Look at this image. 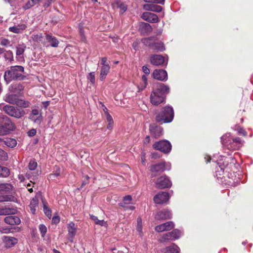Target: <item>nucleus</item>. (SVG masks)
I'll return each instance as SVG.
<instances>
[{"instance_id":"obj_1","label":"nucleus","mask_w":253,"mask_h":253,"mask_svg":"<svg viewBox=\"0 0 253 253\" xmlns=\"http://www.w3.org/2000/svg\"><path fill=\"white\" fill-rule=\"evenodd\" d=\"M169 87L164 84H158L151 93V103L155 106L163 103L165 101L166 94L169 92Z\"/></svg>"},{"instance_id":"obj_2","label":"nucleus","mask_w":253,"mask_h":253,"mask_svg":"<svg viewBox=\"0 0 253 253\" xmlns=\"http://www.w3.org/2000/svg\"><path fill=\"white\" fill-rule=\"evenodd\" d=\"M24 68L22 66H14L4 73V79L7 84L13 80L22 81L26 78Z\"/></svg>"},{"instance_id":"obj_3","label":"nucleus","mask_w":253,"mask_h":253,"mask_svg":"<svg viewBox=\"0 0 253 253\" xmlns=\"http://www.w3.org/2000/svg\"><path fill=\"white\" fill-rule=\"evenodd\" d=\"M141 42L145 46L149 47L154 52H162L166 49L164 42L161 41L158 42L156 36L143 38Z\"/></svg>"},{"instance_id":"obj_4","label":"nucleus","mask_w":253,"mask_h":253,"mask_svg":"<svg viewBox=\"0 0 253 253\" xmlns=\"http://www.w3.org/2000/svg\"><path fill=\"white\" fill-rule=\"evenodd\" d=\"M174 117V111L172 107L165 106L163 108L155 118L156 121L161 124L171 122Z\"/></svg>"},{"instance_id":"obj_5","label":"nucleus","mask_w":253,"mask_h":253,"mask_svg":"<svg viewBox=\"0 0 253 253\" xmlns=\"http://www.w3.org/2000/svg\"><path fill=\"white\" fill-rule=\"evenodd\" d=\"M15 125L10 119L5 115L0 114V128L2 132L0 134L4 135L15 129Z\"/></svg>"},{"instance_id":"obj_6","label":"nucleus","mask_w":253,"mask_h":253,"mask_svg":"<svg viewBox=\"0 0 253 253\" xmlns=\"http://www.w3.org/2000/svg\"><path fill=\"white\" fill-rule=\"evenodd\" d=\"M0 109H2L7 115L16 118H20L25 115V111L18 109L17 107L8 105L3 106L0 105Z\"/></svg>"},{"instance_id":"obj_7","label":"nucleus","mask_w":253,"mask_h":253,"mask_svg":"<svg viewBox=\"0 0 253 253\" xmlns=\"http://www.w3.org/2000/svg\"><path fill=\"white\" fill-rule=\"evenodd\" d=\"M153 148L164 153H168L171 150V145L167 140H161L156 142L153 145Z\"/></svg>"},{"instance_id":"obj_8","label":"nucleus","mask_w":253,"mask_h":253,"mask_svg":"<svg viewBox=\"0 0 253 253\" xmlns=\"http://www.w3.org/2000/svg\"><path fill=\"white\" fill-rule=\"evenodd\" d=\"M172 183L169 178L166 176H162L158 178L156 182V186L159 189H164L171 187Z\"/></svg>"},{"instance_id":"obj_9","label":"nucleus","mask_w":253,"mask_h":253,"mask_svg":"<svg viewBox=\"0 0 253 253\" xmlns=\"http://www.w3.org/2000/svg\"><path fill=\"white\" fill-rule=\"evenodd\" d=\"M181 235V232L178 229H174L171 232L166 233L161 237V242H165L168 240H175L178 239Z\"/></svg>"},{"instance_id":"obj_10","label":"nucleus","mask_w":253,"mask_h":253,"mask_svg":"<svg viewBox=\"0 0 253 253\" xmlns=\"http://www.w3.org/2000/svg\"><path fill=\"white\" fill-rule=\"evenodd\" d=\"M29 119L34 123L40 125L42 121V113L37 109H33L29 117Z\"/></svg>"},{"instance_id":"obj_11","label":"nucleus","mask_w":253,"mask_h":253,"mask_svg":"<svg viewBox=\"0 0 253 253\" xmlns=\"http://www.w3.org/2000/svg\"><path fill=\"white\" fill-rule=\"evenodd\" d=\"M174 227V223L170 221L156 226L155 227V230L157 232H162L165 231H169Z\"/></svg>"},{"instance_id":"obj_12","label":"nucleus","mask_w":253,"mask_h":253,"mask_svg":"<svg viewBox=\"0 0 253 253\" xmlns=\"http://www.w3.org/2000/svg\"><path fill=\"white\" fill-rule=\"evenodd\" d=\"M169 199V195L166 192H161L154 197V201L157 204H164L168 201Z\"/></svg>"},{"instance_id":"obj_13","label":"nucleus","mask_w":253,"mask_h":253,"mask_svg":"<svg viewBox=\"0 0 253 253\" xmlns=\"http://www.w3.org/2000/svg\"><path fill=\"white\" fill-rule=\"evenodd\" d=\"M150 133L155 138H157L162 135L163 128L157 126L156 124H151L149 126Z\"/></svg>"},{"instance_id":"obj_14","label":"nucleus","mask_w":253,"mask_h":253,"mask_svg":"<svg viewBox=\"0 0 253 253\" xmlns=\"http://www.w3.org/2000/svg\"><path fill=\"white\" fill-rule=\"evenodd\" d=\"M172 217V213L168 209H164L157 213L155 218L157 220H166L170 219Z\"/></svg>"},{"instance_id":"obj_15","label":"nucleus","mask_w":253,"mask_h":253,"mask_svg":"<svg viewBox=\"0 0 253 253\" xmlns=\"http://www.w3.org/2000/svg\"><path fill=\"white\" fill-rule=\"evenodd\" d=\"M150 61L154 66H161L164 63L165 58L161 55L152 54L150 56Z\"/></svg>"},{"instance_id":"obj_16","label":"nucleus","mask_w":253,"mask_h":253,"mask_svg":"<svg viewBox=\"0 0 253 253\" xmlns=\"http://www.w3.org/2000/svg\"><path fill=\"white\" fill-rule=\"evenodd\" d=\"M144 20L150 23H157L159 21L158 16L153 13L144 12L141 17Z\"/></svg>"},{"instance_id":"obj_17","label":"nucleus","mask_w":253,"mask_h":253,"mask_svg":"<svg viewBox=\"0 0 253 253\" xmlns=\"http://www.w3.org/2000/svg\"><path fill=\"white\" fill-rule=\"evenodd\" d=\"M153 77L158 80L164 81L168 79L167 72L163 69H156L153 73Z\"/></svg>"},{"instance_id":"obj_18","label":"nucleus","mask_w":253,"mask_h":253,"mask_svg":"<svg viewBox=\"0 0 253 253\" xmlns=\"http://www.w3.org/2000/svg\"><path fill=\"white\" fill-rule=\"evenodd\" d=\"M155 3H149L145 4L143 6V8L146 11H151L155 12H160L162 11V7L154 4Z\"/></svg>"},{"instance_id":"obj_19","label":"nucleus","mask_w":253,"mask_h":253,"mask_svg":"<svg viewBox=\"0 0 253 253\" xmlns=\"http://www.w3.org/2000/svg\"><path fill=\"white\" fill-rule=\"evenodd\" d=\"M4 221L6 224L11 225H19L21 222L20 218L15 215L6 216L4 218Z\"/></svg>"},{"instance_id":"obj_20","label":"nucleus","mask_w":253,"mask_h":253,"mask_svg":"<svg viewBox=\"0 0 253 253\" xmlns=\"http://www.w3.org/2000/svg\"><path fill=\"white\" fill-rule=\"evenodd\" d=\"M3 242L5 248H10L17 244V239L12 237H5Z\"/></svg>"},{"instance_id":"obj_21","label":"nucleus","mask_w":253,"mask_h":253,"mask_svg":"<svg viewBox=\"0 0 253 253\" xmlns=\"http://www.w3.org/2000/svg\"><path fill=\"white\" fill-rule=\"evenodd\" d=\"M68 231L69 235V240L71 242H73V239L76 233V228L75 227V224L73 222H70L68 224Z\"/></svg>"},{"instance_id":"obj_22","label":"nucleus","mask_w":253,"mask_h":253,"mask_svg":"<svg viewBox=\"0 0 253 253\" xmlns=\"http://www.w3.org/2000/svg\"><path fill=\"white\" fill-rule=\"evenodd\" d=\"M27 27V26L24 24H18L17 25L10 27L9 28L10 32L19 34L21 33Z\"/></svg>"},{"instance_id":"obj_23","label":"nucleus","mask_w":253,"mask_h":253,"mask_svg":"<svg viewBox=\"0 0 253 253\" xmlns=\"http://www.w3.org/2000/svg\"><path fill=\"white\" fill-rule=\"evenodd\" d=\"M150 170L152 172H162L165 170V165L164 163H158L151 166Z\"/></svg>"},{"instance_id":"obj_24","label":"nucleus","mask_w":253,"mask_h":253,"mask_svg":"<svg viewBox=\"0 0 253 253\" xmlns=\"http://www.w3.org/2000/svg\"><path fill=\"white\" fill-rule=\"evenodd\" d=\"M9 90L15 93H19L23 90V86L20 84H13L9 87Z\"/></svg>"},{"instance_id":"obj_25","label":"nucleus","mask_w":253,"mask_h":253,"mask_svg":"<svg viewBox=\"0 0 253 253\" xmlns=\"http://www.w3.org/2000/svg\"><path fill=\"white\" fill-rule=\"evenodd\" d=\"M16 210L14 208L9 207H1L0 208V215H9L10 214H14Z\"/></svg>"},{"instance_id":"obj_26","label":"nucleus","mask_w":253,"mask_h":253,"mask_svg":"<svg viewBox=\"0 0 253 253\" xmlns=\"http://www.w3.org/2000/svg\"><path fill=\"white\" fill-rule=\"evenodd\" d=\"M110 66H105L104 67H101L100 70V74L99 76V79L101 81H103L105 80L107 74L110 71Z\"/></svg>"},{"instance_id":"obj_27","label":"nucleus","mask_w":253,"mask_h":253,"mask_svg":"<svg viewBox=\"0 0 253 253\" xmlns=\"http://www.w3.org/2000/svg\"><path fill=\"white\" fill-rule=\"evenodd\" d=\"M46 39L48 42H50V45L52 47H56L58 46L59 42L55 37H53L49 35H46Z\"/></svg>"},{"instance_id":"obj_28","label":"nucleus","mask_w":253,"mask_h":253,"mask_svg":"<svg viewBox=\"0 0 253 253\" xmlns=\"http://www.w3.org/2000/svg\"><path fill=\"white\" fill-rule=\"evenodd\" d=\"M38 204L39 201L37 197L33 198L32 200L31 201L30 204L29 205V208L30 209L31 212L33 214L35 213L36 207L38 206Z\"/></svg>"},{"instance_id":"obj_29","label":"nucleus","mask_w":253,"mask_h":253,"mask_svg":"<svg viewBox=\"0 0 253 253\" xmlns=\"http://www.w3.org/2000/svg\"><path fill=\"white\" fill-rule=\"evenodd\" d=\"M179 248L175 244H173L171 246L167 247L164 253H179Z\"/></svg>"},{"instance_id":"obj_30","label":"nucleus","mask_w":253,"mask_h":253,"mask_svg":"<svg viewBox=\"0 0 253 253\" xmlns=\"http://www.w3.org/2000/svg\"><path fill=\"white\" fill-rule=\"evenodd\" d=\"M17 99V96L15 94H8L5 97V101L11 104H15Z\"/></svg>"},{"instance_id":"obj_31","label":"nucleus","mask_w":253,"mask_h":253,"mask_svg":"<svg viewBox=\"0 0 253 253\" xmlns=\"http://www.w3.org/2000/svg\"><path fill=\"white\" fill-rule=\"evenodd\" d=\"M90 218L94 221L96 224L100 225L102 226H106L107 223L103 220H99L97 216L92 214L90 215Z\"/></svg>"},{"instance_id":"obj_32","label":"nucleus","mask_w":253,"mask_h":253,"mask_svg":"<svg viewBox=\"0 0 253 253\" xmlns=\"http://www.w3.org/2000/svg\"><path fill=\"white\" fill-rule=\"evenodd\" d=\"M10 174L9 169L5 167L0 166V175L2 177H7Z\"/></svg>"},{"instance_id":"obj_33","label":"nucleus","mask_w":253,"mask_h":253,"mask_svg":"<svg viewBox=\"0 0 253 253\" xmlns=\"http://www.w3.org/2000/svg\"><path fill=\"white\" fill-rule=\"evenodd\" d=\"M15 104L23 108H27L29 106L30 103L28 101L18 98Z\"/></svg>"},{"instance_id":"obj_34","label":"nucleus","mask_w":253,"mask_h":253,"mask_svg":"<svg viewBox=\"0 0 253 253\" xmlns=\"http://www.w3.org/2000/svg\"><path fill=\"white\" fill-rule=\"evenodd\" d=\"M26 48V46L25 44H19L16 47V55L19 56V55H22L24 53Z\"/></svg>"},{"instance_id":"obj_35","label":"nucleus","mask_w":253,"mask_h":253,"mask_svg":"<svg viewBox=\"0 0 253 253\" xmlns=\"http://www.w3.org/2000/svg\"><path fill=\"white\" fill-rule=\"evenodd\" d=\"M5 143L8 147L13 148L16 146L17 141L14 139L8 138L5 141Z\"/></svg>"},{"instance_id":"obj_36","label":"nucleus","mask_w":253,"mask_h":253,"mask_svg":"<svg viewBox=\"0 0 253 253\" xmlns=\"http://www.w3.org/2000/svg\"><path fill=\"white\" fill-rule=\"evenodd\" d=\"M136 230L139 233L140 235L142 233V219L140 217H138L137 218Z\"/></svg>"},{"instance_id":"obj_37","label":"nucleus","mask_w":253,"mask_h":253,"mask_svg":"<svg viewBox=\"0 0 253 253\" xmlns=\"http://www.w3.org/2000/svg\"><path fill=\"white\" fill-rule=\"evenodd\" d=\"M39 228L42 237H44L47 232L46 226L43 224H40Z\"/></svg>"},{"instance_id":"obj_38","label":"nucleus","mask_w":253,"mask_h":253,"mask_svg":"<svg viewBox=\"0 0 253 253\" xmlns=\"http://www.w3.org/2000/svg\"><path fill=\"white\" fill-rule=\"evenodd\" d=\"M142 28L144 29L146 32H151L152 31V28L151 26L147 23H143L141 25Z\"/></svg>"},{"instance_id":"obj_39","label":"nucleus","mask_w":253,"mask_h":253,"mask_svg":"<svg viewBox=\"0 0 253 253\" xmlns=\"http://www.w3.org/2000/svg\"><path fill=\"white\" fill-rule=\"evenodd\" d=\"M8 159L7 153L0 148V160L6 161Z\"/></svg>"},{"instance_id":"obj_40","label":"nucleus","mask_w":253,"mask_h":253,"mask_svg":"<svg viewBox=\"0 0 253 253\" xmlns=\"http://www.w3.org/2000/svg\"><path fill=\"white\" fill-rule=\"evenodd\" d=\"M37 167V163L35 160H31L29 163V169L31 170H35Z\"/></svg>"},{"instance_id":"obj_41","label":"nucleus","mask_w":253,"mask_h":253,"mask_svg":"<svg viewBox=\"0 0 253 253\" xmlns=\"http://www.w3.org/2000/svg\"><path fill=\"white\" fill-rule=\"evenodd\" d=\"M4 57L6 60H11L13 59L12 52L10 50L7 51L4 54Z\"/></svg>"},{"instance_id":"obj_42","label":"nucleus","mask_w":253,"mask_h":253,"mask_svg":"<svg viewBox=\"0 0 253 253\" xmlns=\"http://www.w3.org/2000/svg\"><path fill=\"white\" fill-rule=\"evenodd\" d=\"M33 41L39 42L42 41V37L41 34H34L32 36Z\"/></svg>"},{"instance_id":"obj_43","label":"nucleus","mask_w":253,"mask_h":253,"mask_svg":"<svg viewBox=\"0 0 253 253\" xmlns=\"http://www.w3.org/2000/svg\"><path fill=\"white\" fill-rule=\"evenodd\" d=\"M87 79H88V80H89V81L92 84H94L95 83V72H91V73H89V74L87 76Z\"/></svg>"},{"instance_id":"obj_44","label":"nucleus","mask_w":253,"mask_h":253,"mask_svg":"<svg viewBox=\"0 0 253 253\" xmlns=\"http://www.w3.org/2000/svg\"><path fill=\"white\" fill-rule=\"evenodd\" d=\"M60 175V169L58 167H56V169L55 171V172L52 174H50L49 175V177L51 179H54L55 177L58 176Z\"/></svg>"},{"instance_id":"obj_45","label":"nucleus","mask_w":253,"mask_h":253,"mask_svg":"<svg viewBox=\"0 0 253 253\" xmlns=\"http://www.w3.org/2000/svg\"><path fill=\"white\" fill-rule=\"evenodd\" d=\"M105 109L106 110V112H105V115H106L107 121L108 123H110V125H113V119H112L111 116L108 112V109H107V108H105Z\"/></svg>"},{"instance_id":"obj_46","label":"nucleus","mask_w":253,"mask_h":253,"mask_svg":"<svg viewBox=\"0 0 253 253\" xmlns=\"http://www.w3.org/2000/svg\"><path fill=\"white\" fill-rule=\"evenodd\" d=\"M117 6L122 11V13H123V12H124L125 11H126L127 8H126V7L125 4H124L121 3V2H117Z\"/></svg>"},{"instance_id":"obj_47","label":"nucleus","mask_w":253,"mask_h":253,"mask_svg":"<svg viewBox=\"0 0 253 253\" xmlns=\"http://www.w3.org/2000/svg\"><path fill=\"white\" fill-rule=\"evenodd\" d=\"M144 2L147 3H155L164 4L165 0H143Z\"/></svg>"},{"instance_id":"obj_48","label":"nucleus","mask_w":253,"mask_h":253,"mask_svg":"<svg viewBox=\"0 0 253 253\" xmlns=\"http://www.w3.org/2000/svg\"><path fill=\"white\" fill-rule=\"evenodd\" d=\"M43 211H44V213L48 217H50V216H51V211L45 205H44V206H43Z\"/></svg>"},{"instance_id":"obj_49","label":"nucleus","mask_w":253,"mask_h":253,"mask_svg":"<svg viewBox=\"0 0 253 253\" xmlns=\"http://www.w3.org/2000/svg\"><path fill=\"white\" fill-rule=\"evenodd\" d=\"M34 6V5L31 3V1L30 0L23 6V8L25 10L30 9L31 7Z\"/></svg>"},{"instance_id":"obj_50","label":"nucleus","mask_w":253,"mask_h":253,"mask_svg":"<svg viewBox=\"0 0 253 253\" xmlns=\"http://www.w3.org/2000/svg\"><path fill=\"white\" fill-rule=\"evenodd\" d=\"M107 59L106 57L101 58V64L102 65V67H104L105 66H110L108 63L107 62Z\"/></svg>"},{"instance_id":"obj_51","label":"nucleus","mask_w":253,"mask_h":253,"mask_svg":"<svg viewBox=\"0 0 253 253\" xmlns=\"http://www.w3.org/2000/svg\"><path fill=\"white\" fill-rule=\"evenodd\" d=\"M132 200V197L130 195L126 196L124 197V201L125 204H129Z\"/></svg>"},{"instance_id":"obj_52","label":"nucleus","mask_w":253,"mask_h":253,"mask_svg":"<svg viewBox=\"0 0 253 253\" xmlns=\"http://www.w3.org/2000/svg\"><path fill=\"white\" fill-rule=\"evenodd\" d=\"M10 44V41L5 39H2L0 42V44L3 46H7Z\"/></svg>"},{"instance_id":"obj_53","label":"nucleus","mask_w":253,"mask_h":253,"mask_svg":"<svg viewBox=\"0 0 253 253\" xmlns=\"http://www.w3.org/2000/svg\"><path fill=\"white\" fill-rule=\"evenodd\" d=\"M37 131L35 129H32L28 132L29 136L32 137L36 135Z\"/></svg>"},{"instance_id":"obj_54","label":"nucleus","mask_w":253,"mask_h":253,"mask_svg":"<svg viewBox=\"0 0 253 253\" xmlns=\"http://www.w3.org/2000/svg\"><path fill=\"white\" fill-rule=\"evenodd\" d=\"M142 70H143V72L146 75H149L150 74V70H149V69H148V68L147 66H143Z\"/></svg>"},{"instance_id":"obj_55","label":"nucleus","mask_w":253,"mask_h":253,"mask_svg":"<svg viewBox=\"0 0 253 253\" xmlns=\"http://www.w3.org/2000/svg\"><path fill=\"white\" fill-rule=\"evenodd\" d=\"M139 44V42L137 41L133 42V43H132V47L134 50H138Z\"/></svg>"},{"instance_id":"obj_56","label":"nucleus","mask_w":253,"mask_h":253,"mask_svg":"<svg viewBox=\"0 0 253 253\" xmlns=\"http://www.w3.org/2000/svg\"><path fill=\"white\" fill-rule=\"evenodd\" d=\"M59 221L60 219L58 216H54L52 219V222L55 224L59 223Z\"/></svg>"},{"instance_id":"obj_57","label":"nucleus","mask_w":253,"mask_h":253,"mask_svg":"<svg viewBox=\"0 0 253 253\" xmlns=\"http://www.w3.org/2000/svg\"><path fill=\"white\" fill-rule=\"evenodd\" d=\"M52 0H46V1L43 4V7H48L51 3Z\"/></svg>"},{"instance_id":"obj_58","label":"nucleus","mask_w":253,"mask_h":253,"mask_svg":"<svg viewBox=\"0 0 253 253\" xmlns=\"http://www.w3.org/2000/svg\"><path fill=\"white\" fill-rule=\"evenodd\" d=\"M8 201V198L7 196H0V202Z\"/></svg>"},{"instance_id":"obj_59","label":"nucleus","mask_w":253,"mask_h":253,"mask_svg":"<svg viewBox=\"0 0 253 253\" xmlns=\"http://www.w3.org/2000/svg\"><path fill=\"white\" fill-rule=\"evenodd\" d=\"M31 1V3L34 5L39 3L42 0H30Z\"/></svg>"},{"instance_id":"obj_60","label":"nucleus","mask_w":253,"mask_h":253,"mask_svg":"<svg viewBox=\"0 0 253 253\" xmlns=\"http://www.w3.org/2000/svg\"><path fill=\"white\" fill-rule=\"evenodd\" d=\"M233 141L236 143H241V140L239 137H236L233 139Z\"/></svg>"},{"instance_id":"obj_61","label":"nucleus","mask_w":253,"mask_h":253,"mask_svg":"<svg viewBox=\"0 0 253 253\" xmlns=\"http://www.w3.org/2000/svg\"><path fill=\"white\" fill-rule=\"evenodd\" d=\"M88 183V181H86V180H84L82 183V185L81 186V187H80L79 188V190H80L83 187H84V186H85L86 184H87V183Z\"/></svg>"},{"instance_id":"obj_62","label":"nucleus","mask_w":253,"mask_h":253,"mask_svg":"<svg viewBox=\"0 0 253 253\" xmlns=\"http://www.w3.org/2000/svg\"><path fill=\"white\" fill-rule=\"evenodd\" d=\"M239 133L241 134H243L244 136L246 135V133L245 131L243 128H240L239 130Z\"/></svg>"},{"instance_id":"obj_63","label":"nucleus","mask_w":253,"mask_h":253,"mask_svg":"<svg viewBox=\"0 0 253 253\" xmlns=\"http://www.w3.org/2000/svg\"><path fill=\"white\" fill-rule=\"evenodd\" d=\"M205 159L206 160V161L208 163V162H210L211 161V157L209 156H206L205 157Z\"/></svg>"},{"instance_id":"obj_64","label":"nucleus","mask_w":253,"mask_h":253,"mask_svg":"<svg viewBox=\"0 0 253 253\" xmlns=\"http://www.w3.org/2000/svg\"><path fill=\"white\" fill-rule=\"evenodd\" d=\"M150 141V137L149 136H147L145 139V143H149Z\"/></svg>"}]
</instances>
